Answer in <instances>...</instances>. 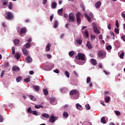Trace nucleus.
Masks as SVG:
<instances>
[{"label":"nucleus","mask_w":125,"mask_h":125,"mask_svg":"<svg viewBox=\"0 0 125 125\" xmlns=\"http://www.w3.org/2000/svg\"><path fill=\"white\" fill-rule=\"evenodd\" d=\"M91 63L94 65V66H96V64H97V62H96V60L92 59H91Z\"/></svg>","instance_id":"obj_24"},{"label":"nucleus","mask_w":125,"mask_h":125,"mask_svg":"<svg viewBox=\"0 0 125 125\" xmlns=\"http://www.w3.org/2000/svg\"><path fill=\"white\" fill-rule=\"evenodd\" d=\"M35 108H36V109H40V108H43V106L42 105H35Z\"/></svg>","instance_id":"obj_35"},{"label":"nucleus","mask_w":125,"mask_h":125,"mask_svg":"<svg viewBox=\"0 0 125 125\" xmlns=\"http://www.w3.org/2000/svg\"><path fill=\"white\" fill-rule=\"evenodd\" d=\"M89 17H91V18H94V16L93 15V13H92V12H90L89 14Z\"/></svg>","instance_id":"obj_54"},{"label":"nucleus","mask_w":125,"mask_h":125,"mask_svg":"<svg viewBox=\"0 0 125 125\" xmlns=\"http://www.w3.org/2000/svg\"><path fill=\"white\" fill-rule=\"evenodd\" d=\"M80 6L82 7L83 10H84V6L83 5V3L81 4Z\"/></svg>","instance_id":"obj_58"},{"label":"nucleus","mask_w":125,"mask_h":125,"mask_svg":"<svg viewBox=\"0 0 125 125\" xmlns=\"http://www.w3.org/2000/svg\"><path fill=\"white\" fill-rule=\"evenodd\" d=\"M33 111V110H32V108L30 107H29L28 109H27V112L28 113H32V112Z\"/></svg>","instance_id":"obj_48"},{"label":"nucleus","mask_w":125,"mask_h":125,"mask_svg":"<svg viewBox=\"0 0 125 125\" xmlns=\"http://www.w3.org/2000/svg\"><path fill=\"white\" fill-rule=\"evenodd\" d=\"M5 14L7 16L5 17V18L7 20H12L13 19V14H12V13L7 12Z\"/></svg>","instance_id":"obj_3"},{"label":"nucleus","mask_w":125,"mask_h":125,"mask_svg":"<svg viewBox=\"0 0 125 125\" xmlns=\"http://www.w3.org/2000/svg\"><path fill=\"white\" fill-rule=\"evenodd\" d=\"M21 50L24 54V55H25V56H27V55H28L29 52L28 51L25 49V48L22 47Z\"/></svg>","instance_id":"obj_10"},{"label":"nucleus","mask_w":125,"mask_h":125,"mask_svg":"<svg viewBox=\"0 0 125 125\" xmlns=\"http://www.w3.org/2000/svg\"><path fill=\"white\" fill-rule=\"evenodd\" d=\"M76 108L77 110H80V111H82L83 110V106L80 104H76Z\"/></svg>","instance_id":"obj_15"},{"label":"nucleus","mask_w":125,"mask_h":125,"mask_svg":"<svg viewBox=\"0 0 125 125\" xmlns=\"http://www.w3.org/2000/svg\"><path fill=\"white\" fill-rule=\"evenodd\" d=\"M3 76H4V70H2L1 71V75H0L1 78H3Z\"/></svg>","instance_id":"obj_55"},{"label":"nucleus","mask_w":125,"mask_h":125,"mask_svg":"<svg viewBox=\"0 0 125 125\" xmlns=\"http://www.w3.org/2000/svg\"><path fill=\"white\" fill-rule=\"evenodd\" d=\"M64 74L65 76H66V77H67L68 78H70V73H69V72H68V71H65L64 72Z\"/></svg>","instance_id":"obj_41"},{"label":"nucleus","mask_w":125,"mask_h":125,"mask_svg":"<svg viewBox=\"0 0 125 125\" xmlns=\"http://www.w3.org/2000/svg\"><path fill=\"white\" fill-rule=\"evenodd\" d=\"M115 33H116V34H120V31L119 30V29L118 28H115Z\"/></svg>","instance_id":"obj_51"},{"label":"nucleus","mask_w":125,"mask_h":125,"mask_svg":"<svg viewBox=\"0 0 125 125\" xmlns=\"http://www.w3.org/2000/svg\"><path fill=\"white\" fill-rule=\"evenodd\" d=\"M27 31V29L25 27H22L21 28L20 31V35H21L22 34H25Z\"/></svg>","instance_id":"obj_13"},{"label":"nucleus","mask_w":125,"mask_h":125,"mask_svg":"<svg viewBox=\"0 0 125 125\" xmlns=\"http://www.w3.org/2000/svg\"><path fill=\"white\" fill-rule=\"evenodd\" d=\"M57 26H58V21H55L54 23V28H57Z\"/></svg>","instance_id":"obj_37"},{"label":"nucleus","mask_w":125,"mask_h":125,"mask_svg":"<svg viewBox=\"0 0 125 125\" xmlns=\"http://www.w3.org/2000/svg\"><path fill=\"white\" fill-rule=\"evenodd\" d=\"M84 35L87 38H88V31L87 30L84 31Z\"/></svg>","instance_id":"obj_49"},{"label":"nucleus","mask_w":125,"mask_h":125,"mask_svg":"<svg viewBox=\"0 0 125 125\" xmlns=\"http://www.w3.org/2000/svg\"><path fill=\"white\" fill-rule=\"evenodd\" d=\"M57 5V3H56V2H52V6L53 8H56Z\"/></svg>","instance_id":"obj_39"},{"label":"nucleus","mask_w":125,"mask_h":125,"mask_svg":"<svg viewBox=\"0 0 125 125\" xmlns=\"http://www.w3.org/2000/svg\"><path fill=\"white\" fill-rule=\"evenodd\" d=\"M69 22H71L72 23H74L75 22V14L74 13H70L68 16Z\"/></svg>","instance_id":"obj_2"},{"label":"nucleus","mask_w":125,"mask_h":125,"mask_svg":"<svg viewBox=\"0 0 125 125\" xmlns=\"http://www.w3.org/2000/svg\"><path fill=\"white\" fill-rule=\"evenodd\" d=\"M50 101L51 105H55V104H56V99L55 97L51 98Z\"/></svg>","instance_id":"obj_8"},{"label":"nucleus","mask_w":125,"mask_h":125,"mask_svg":"<svg viewBox=\"0 0 125 125\" xmlns=\"http://www.w3.org/2000/svg\"><path fill=\"white\" fill-rule=\"evenodd\" d=\"M30 80H31V78H26L24 79V82H25V83H29Z\"/></svg>","instance_id":"obj_42"},{"label":"nucleus","mask_w":125,"mask_h":125,"mask_svg":"<svg viewBox=\"0 0 125 125\" xmlns=\"http://www.w3.org/2000/svg\"><path fill=\"white\" fill-rule=\"evenodd\" d=\"M20 57H21L20 54H19V53H15V58H16V59L19 60V59L20 58Z\"/></svg>","instance_id":"obj_26"},{"label":"nucleus","mask_w":125,"mask_h":125,"mask_svg":"<svg viewBox=\"0 0 125 125\" xmlns=\"http://www.w3.org/2000/svg\"><path fill=\"white\" fill-rule=\"evenodd\" d=\"M84 17H86L88 21V22H89L90 23L91 22V18L89 17V16L87 15V14H86V13H84Z\"/></svg>","instance_id":"obj_16"},{"label":"nucleus","mask_w":125,"mask_h":125,"mask_svg":"<svg viewBox=\"0 0 125 125\" xmlns=\"http://www.w3.org/2000/svg\"><path fill=\"white\" fill-rule=\"evenodd\" d=\"M124 55H125V53L122 52V54L120 55V58L123 59V58H124Z\"/></svg>","instance_id":"obj_53"},{"label":"nucleus","mask_w":125,"mask_h":125,"mask_svg":"<svg viewBox=\"0 0 125 125\" xmlns=\"http://www.w3.org/2000/svg\"><path fill=\"white\" fill-rule=\"evenodd\" d=\"M40 86H35V89L37 91H40Z\"/></svg>","instance_id":"obj_45"},{"label":"nucleus","mask_w":125,"mask_h":125,"mask_svg":"<svg viewBox=\"0 0 125 125\" xmlns=\"http://www.w3.org/2000/svg\"><path fill=\"white\" fill-rule=\"evenodd\" d=\"M111 100V98L110 97L108 96L104 98V101L105 103H108L110 102V100Z\"/></svg>","instance_id":"obj_22"},{"label":"nucleus","mask_w":125,"mask_h":125,"mask_svg":"<svg viewBox=\"0 0 125 125\" xmlns=\"http://www.w3.org/2000/svg\"><path fill=\"white\" fill-rule=\"evenodd\" d=\"M85 108L86 110H90V106L89 105V104H86L85 105Z\"/></svg>","instance_id":"obj_34"},{"label":"nucleus","mask_w":125,"mask_h":125,"mask_svg":"<svg viewBox=\"0 0 125 125\" xmlns=\"http://www.w3.org/2000/svg\"><path fill=\"white\" fill-rule=\"evenodd\" d=\"M87 83H91V80H90V77H87L86 79Z\"/></svg>","instance_id":"obj_43"},{"label":"nucleus","mask_w":125,"mask_h":125,"mask_svg":"<svg viewBox=\"0 0 125 125\" xmlns=\"http://www.w3.org/2000/svg\"><path fill=\"white\" fill-rule=\"evenodd\" d=\"M79 93L80 92L78 90L74 89V90H71L69 92V95H71V96L78 95V94H79Z\"/></svg>","instance_id":"obj_6"},{"label":"nucleus","mask_w":125,"mask_h":125,"mask_svg":"<svg viewBox=\"0 0 125 125\" xmlns=\"http://www.w3.org/2000/svg\"><path fill=\"white\" fill-rule=\"evenodd\" d=\"M8 8L10 9V10L13 9V4L12 3V2H10L9 3Z\"/></svg>","instance_id":"obj_29"},{"label":"nucleus","mask_w":125,"mask_h":125,"mask_svg":"<svg viewBox=\"0 0 125 125\" xmlns=\"http://www.w3.org/2000/svg\"><path fill=\"white\" fill-rule=\"evenodd\" d=\"M110 34L111 36H112L113 37H114V38H115V33H114V32L111 31L110 32Z\"/></svg>","instance_id":"obj_62"},{"label":"nucleus","mask_w":125,"mask_h":125,"mask_svg":"<svg viewBox=\"0 0 125 125\" xmlns=\"http://www.w3.org/2000/svg\"><path fill=\"white\" fill-rule=\"evenodd\" d=\"M51 57H52V56L51 55L47 54V58H48V59H51Z\"/></svg>","instance_id":"obj_57"},{"label":"nucleus","mask_w":125,"mask_h":125,"mask_svg":"<svg viewBox=\"0 0 125 125\" xmlns=\"http://www.w3.org/2000/svg\"><path fill=\"white\" fill-rule=\"evenodd\" d=\"M21 81H22L21 77H19L16 78V81L17 82V83H19L20 82H21Z\"/></svg>","instance_id":"obj_40"},{"label":"nucleus","mask_w":125,"mask_h":125,"mask_svg":"<svg viewBox=\"0 0 125 125\" xmlns=\"http://www.w3.org/2000/svg\"><path fill=\"white\" fill-rule=\"evenodd\" d=\"M12 53L13 55L15 54V47H12Z\"/></svg>","instance_id":"obj_47"},{"label":"nucleus","mask_w":125,"mask_h":125,"mask_svg":"<svg viewBox=\"0 0 125 125\" xmlns=\"http://www.w3.org/2000/svg\"><path fill=\"white\" fill-rule=\"evenodd\" d=\"M30 46H31V43L30 42H27L26 43H25L22 47H24V48H29V47H30Z\"/></svg>","instance_id":"obj_17"},{"label":"nucleus","mask_w":125,"mask_h":125,"mask_svg":"<svg viewBox=\"0 0 125 125\" xmlns=\"http://www.w3.org/2000/svg\"><path fill=\"white\" fill-rule=\"evenodd\" d=\"M4 67L5 68H7V67H9V62H7L4 63Z\"/></svg>","instance_id":"obj_38"},{"label":"nucleus","mask_w":125,"mask_h":125,"mask_svg":"<svg viewBox=\"0 0 125 125\" xmlns=\"http://www.w3.org/2000/svg\"><path fill=\"white\" fill-rule=\"evenodd\" d=\"M43 92L44 95H48V90H47V89H43Z\"/></svg>","instance_id":"obj_30"},{"label":"nucleus","mask_w":125,"mask_h":125,"mask_svg":"<svg viewBox=\"0 0 125 125\" xmlns=\"http://www.w3.org/2000/svg\"><path fill=\"white\" fill-rule=\"evenodd\" d=\"M62 12H63V8H62L61 9H59L58 10V15H60V16H61V15H62Z\"/></svg>","instance_id":"obj_27"},{"label":"nucleus","mask_w":125,"mask_h":125,"mask_svg":"<svg viewBox=\"0 0 125 125\" xmlns=\"http://www.w3.org/2000/svg\"><path fill=\"white\" fill-rule=\"evenodd\" d=\"M106 49L107 50H111L112 49V46L111 45H108L106 47Z\"/></svg>","instance_id":"obj_50"},{"label":"nucleus","mask_w":125,"mask_h":125,"mask_svg":"<svg viewBox=\"0 0 125 125\" xmlns=\"http://www.w3.org/2000/svg\"><path fill=\"white\" fill-rule=\"evenodd\" d=\"M101 122L102 124H106V121H105V117H103L101 118Z\"/></svg>","instance_id":"obj_31"},{"label":"nucleus","mask_w":125,"mask_h":125,"mask_svg":"<svg viewBox=\"0 0 125 125\" xmlns=\"http://www.w3.org/2000/svg\"><path fill=\"white\" fill-rule=\"evenodd\" d=\"M91 40H95V37H94V35L91 36Z\"/></svg>","instance_id":"obj_64"},{"label":"nucleus","mask_w":125,"mask_h":125,"mask_svg":"<svg viewBox=\"0 0 125 125\" xmlns=\"http://www.w3.org/2000/svg\"><path fill=\"white\" fill-rule=\"evenodd\" d=\"M29 74L30 75H34V74H35V72H34V71L31 70L29 71Z\"/></svg>","instance_id":"obj_63"},{"label":"nucleus","mask_w":125,"mask_h":125,"mask_svg":"<svg viewBox=\"0 0 125 125\" xmlns=\"http://www.w3.org/2000/svg\"><path fill=\"white\" fill-rule=\"evenodd\" d=\"M19 42H20V41H19L18 39H15L14 41V43L15 44H19Z\"/></svg>","instance_id":"obj_33"},{"label":"nucleus","mask_w":125,"mask_h":125,"mask_svg":"<svg viewBox=\"0 0 125 125\" xmlns=\"http://www.w3.org/2000/svg\"><path fill=\"white\" fill-rule=\"evenodd\" d=\"M12 70L14 71L19 72L20 71V68L17 66H14L12 67Z\"/></svg>","instance_id":"obj_12"},{"label":"nucleus","mask_w":125,"mask_h":125,"mask_svg":"<svg viewBox=\"0 0 125 125\" xmlns=\"http://www.w3.org/2000/svg\"><path fill=\"white\" fill-rule=\"evenodd\" d=\"M50 46H51V43H48L45 47L46 51H49L50 50Z\"/></svg>","instance_id":"obj_14"},{"label":"nucleus","mask_w":125,"mask_h":125,"mask_svg":"<svg viewBox=\"0 0 125 125\" xmlns=\"http://www.w3.org/2000/svg\"><path fill=\"white\" fill-rule=\"evenodd\" d=\"M42 116L43 117V118H46V119H48L50 117L49 114L47 113H43L42 115Z\"/></svg>","instance_id":"obj_21"},{"label":"nucleus","mask_w":125,"mask_h":125,"mask_svg":"<svg viewBox=\"0 0 125 125\" xmlns=\"http://www.w3.org/2000/svg\"><path fill=\"white\" fill-rule=\"evenodd\" d=\"M115 23L117 28H119V22L118 21V20L116 21Z\"/></svg>","instance_id":"obj_60"},{"label":"nucleus","mask_w":125,"mask_h":125,"mask_svg":"<svg viewBox=\"0 0 125 125\" xmlns=\"http://www.w3.org/2000/svg\"><path fill=\"white\" fill-rule=\"evenodd\" d=\"M25 61L26 62H27V63H31L33 61V59H32V58H31L30 56H27L25 59Z\"/></svg>","instance_id":"obj_11"},{"label":"nucleus","mask_w":125,"mask_h":125,"mask_svg":"<svg viewBox=\"0 0 125 125\" xmlns=\"http://www.w3.org/2000/svg\"><path fill=\"white\" fill-rule=\"evenodd\" d=\"M49 120L50 123H54L57 119L55 116H51Z\"/></svg>","instance_id":"obj_9"},{"label":"nucleus","mask_w":125,"mask_h":125,"mask_svg":"<svg viewBox=\"0 0 125 125\" xmlns=\"http://www.w3.org/2000/svg\"><path fill=\"white\" fill-rule=\"evenodd\" d=\"M76 59H78V60H82V61H85V55L83 53H79L75 57Z\"/></svg>","instance_id":"obj_1"},{"label":"nucleus","mask_w":125,"mask_h":125,"mask_svg":"<svg viewBox=\"0 0 125 125\" xmlns=\"http://www.w3.org/2000/svg\"><path fill=\"white\" fill-rule=\"evenodd\" d=\"M95 6L97 8H99L101 6V1H98L95 4Z\"/></svg>","instance_id":"obj_20"},{"label":"nucleus","mask_w":125,"mask_h":125,"mask_svg":"<svg viewBox=\"0 0 125 125\" xmlns=\"http://www.w3.org/2000/svg\"><path fill=\"white\" fill-rule=\"evenodd\" d=\"M3 117L2 116V115L0 114V123H2V122H3Z\"/></svg>","instance_id":"obj_44"},{"label":"nucleus","mask_w":125,"mask_h":125,"mask_svg":"<svg viewBox=\"0 0 125 125\" xmlns=\"http://www.w3.org/2000/svg\"><path fill=\"white\" fill-rule=\"evenodd\" d=\"M68 54L70 57H72L75 54V52L74 51H71L69 52Z\"/></svg>","instance_id":"obj_32"},{"label":"nucleus","mask_w":125,"mask_h":125,"mask_svg":"<svg viewBox=\"0 0 125 125\" xmlns=\"http://www.w3.org/2000/svg\"><path fill=\"white\" fill-rule=\"evenodd\" d=\"M1 1L2 2L4 6H5V5H7V4H8V0H1Z\"/></svg>","instance_id":"obj_18"},{"label":"nucleus","mask_w":125,"mask_h":125,"mask_svg":"<svg viewBox=\"0 0 125 125\" xmlns=\"http://www.w3.org/2000/svg\"><path fill=\"white\" fill-rule=\"evenodd\" d=\"M116 115H117V116H120L121 115V112H120V111H116L115 112Z\"/></svg>","instance_id":"obj_52"},{"label":"nucleus","mask_w":125,"mask_h":125,"mask_svg":"<svg viewBox=\"0 0 125 125\" xmlns=\"http://www.w3.org/2000/svg\"><path fill=\"white\" fill-rule=\"evenodd\" d=\"M63 118H65V119H67L68 117H69V114H68V112L64 111L63 113Z\"/></svg>","instance_id":"obj_23"},{"label":"nucleus","mask_w":125,"mask_h":125,"mask_svg":"<svg viewBox=\"0 0 125 125\" xmlns=\"http://www.w3.org/2000/svg\"><path fill=\"white\" fill-rule=\"evenodd\" d=\"M111 26H112V24L109 23V24L107 26V28L109 30H111Z\"/></svg>","instance_id":"obj_61"},{"label":"nucleus","mask_w":125,"mask_h":125,"mask_svg":"<svg viewBox=\"0 0 125 125\" xmlns=\"http://www.w3.org/2000/svg\"><path fill=\"white\" fill-rule=\"evenodd\" d=\"M121 40L123 41V42H125V36L123 35L121 38Z\"/></svg>","instance_id":"obj_59"},{"label":"nucleus","mask_w":125,"mask_h":125,"mask_svg":"<svg viewBox=\"0 0 125 125\" xmlns=\"http://www.w3.org/2000/svg\"><path fill=\"white\" fill-rule=\"evenodd\" d=\"M98 55L99 57H100V58L106 57V52L102 50H100L98 51Z\"/></svg>","instance_id":"obj_5"},{"label":"nucleus","mask_w":125,"mask_h":125,"mask_svg":"<svg viewBox=\"0 0 125 125\" xmlns=\"http://www.w3.org/2000/svg\"><path fill=\"white\" fill-rule=\"evenodd\" d=\"M29 97L30 98L31 100H33V101H36V100H37V98L35 97V96L30 95L29 96Z\"/></svg>","instance_id":"obj_25"},{"label":"nucleus","mask_w":125,"mask_h":125,"mask_svg":"<svg viewBox=\"0 0 125 125\" xmlns=\"http://www.w3.org/2000/svg\"><path fill=\"white\" fill-rule=\"evenodd\" d=\"M81 15H82V14L80 12H77L76 15L77 22L78 25H80V24H81V22H82V20L81 19Z\"/></svg>","instance_id":"obj_4"},{"label":"nucleus","mask_w":125,"mask_h":125,"mask_svg":"<svg viewBox=\"0 0 125 125\" xmlns=\"http://www.w3.org/2000/svg\"><path fill=\"white\" fill-rule=\"evenodd\" d=\"M61 91L62 93H65V92H66V91H67V88H62L61 89Z\"/></svg>","instance_id":"obj_36"},{"label":"nucleus","mask_w":125,"mask_h":125,"mask_svg":"<svg viewBox=\"0 0 125 125\" xmlns=\"http://www.w3.org/2000/svg\"><path fill=\"white\" fill-rule=\"evenodd\" d=\"M76 42L78 44H79V45H81L83 43V41H82V40L81 39H77Z\"/></svg>","instance_id":"obj_28"},{"label":"nucleus","mask_w":125,"mask_h":125,"mask_svg":"<svg viewBox=\"0 0 125 125\" xmlns=\"http://www.w3.org/2000/svg\"><path fill=\"white\" fill-rule=\"evenodd\" d=\"M86 45L88 47V49H91L92 48V46L91 45V44H90V42H89V41H87Z\"/></svg>","instance_id":"obj_19"},{"label":"nucleus","mask_w":125,"mask_h":125,"mask_svg":"<svg viewBox=\"0 0 125 125\" xmlns=\"http://www.w3.org/2000/svg\"><path fill=\"white\" fill-rule=\"evenodd\" d=\"M92 25L93 27L94 32L95 33V34H100V33L99 32V30H98V28L95 26V23L93 22Z\"/></svg>","instance_id":"obj_7"},{"label":"nucleus","mask_w":125,"mask_h":125,"mask_svg":"<svg viewBox=\"0 0 125 125\" xmlns=\"http://www.w3.org/2000/svg\"><path fill=\"white\" fill-rule=\"evenodd\" d=\"M54 73H56V74H59L60 73V71H59V70L58 69H55L54 70Z\"/></svg>","instance_id":"obj_56"},{"label":"nucleus","mask_w":125,"mask_h":125,"mask_svg":"<svg viewBox=\"0 0 125 125\" xmlns=\"http://www.w3.org/2000/svg\"><path fill=\"white\" fill-rule=\"evenodd\" d=\"M31 114H33V115H34L35 116H38V112L37 111H32Z\"/></svg>","instance_id":"obj_46"}]
</instances>
